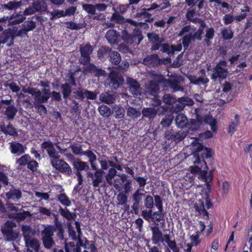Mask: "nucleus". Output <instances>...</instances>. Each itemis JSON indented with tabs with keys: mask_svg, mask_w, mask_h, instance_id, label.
Masks as SVG:
<instances>
[{
	"mask_svg": "<svg viewBox=\"0 0 252 252\" xmlns=\"http://www.w3.org/2000/svg\"><path fill=\"white\" fill-rule=\"evenodd\" d=\"M160 60L158 55L153 54L148 56L143 59V63L149 67H155L160 64Z\"/></svg>",
	"mask_w": 252,
	"mask_h": 252,
	"instance_id": "25",
	"label": "nucleus"
},
{
	"mask_svg": "<svg viewBox=\"0 0 252 252\" xmlns=\"http://www.w3.org/2000/svg\"><path fill=\"white\" fill-rule=\"evenodd\" d=\"M41 148L46 151L50 158V161H55L59 159L60 157L59 152L56 150L54 147L53 143L50 140L43 142L41 144Z\"/></svg>",
	"mask_w": 252,
	"mask_h": 252,
	"instance_id": "12",
	"label": "nucleus"
},
{
	"mask_svg": "<svg viewBox=\"0 0 252 252\" xmlns=\"http://www.w3.org/2000/svg\"><path fill=\"white\" fill-rule=\"evenodd\" d=\"M21 229L25 242L33 238L32 236L34 234V231L30 226L24 225L22 226Z\"/></svg>",
	"mask_w": 252,
	"mask_h": 252,
	"instance_id": "32",
	"label": "nucleus"
},
{
	"mask_svg": "<svg viewBox=\"0 0 252 252\" xmlns=\"http://www.w3.org/2000/svg\"><path fill=\"white\" fill-rule=\"evenodd\" d=\"M76 98L83 101L85 98L88 99L94 100L97 98V94L95 92L90 91L82 88H78L74 92Z\"/></svg>",
	"mask_w": 252,
	"mask_h": 252,
	"instance_id": "14",
	"label": "nucleus"
},
{
	"mask_svg": "<svg viewBox=\"0 0 252 252\" xmlns=\"http://www.w3.org/2000/svg\"><path fill=\"white\" fill-rule=\"evenodd\" d=\"M112 110V112L115 113V117L116 119H120L124 117L125 113V110L122 106L115 105L113 106Z\"/></svg>",
	"mask_w": 252,
	"mask_h": 252,
	"instance_id": "43",
	"label": "nucleus"
},
{
	"mask_svg": "<svg viewBox=\"0 0 252 252\" xmlns=\"http://www.w3.org/2000/svg\"><path fill=\"white\" fill-rule=\"evenodd\" d=\"M73 153L75 155H83L84 151L82 149V146L80 144L74 143L69 146Z\"/></svg>",
	"mask_w": 252,
	"mask_h": 252,
	"instance_id": "53",
	"label": "nucleus"
},
{
	"mask_svg": "<svg viewBox=\"0 0 252 252\" xmlns=\"http://www.w3.org/2000/svg\"><path fill=\"white\" fill-rule=\"evenodd\" d=\"M10 149L12 154H16L18 156L24 154L25 152V149L23 145L17 142L10 143Z\"/></svg>",
	"mask_w": 252,
	"mask_h": 252,
	"instance_id": "28",
	"label": "nucleus"
},
{
	"mask_svg": "<svg viewBox=\"0 0 252 252\" xmlns=\"http://www.w3.org/2000/svg\"><path fill=\"white\" fill-rule=\"evenodd\" d=\"M184 84V80L181 76L177 77L173 79H170L168 81L169 87L173 90V92L183 91Z\"/></svg>",
	"mask_w": 252,
	"mask_h": 252,
	"instance_id": "20",
	"label": "nucleus"
},
{
	"mask_svg": "<svg viewBox=\"0 0 252 252\" xmlns=\"http://www.w3.org/2000/svg\"><path fill=\"white\" fill-rule=\"evenodd\" d=\"M150 229L152 234L151 240L154 245L159 246L161 243L164 245V243H165L173 252H179L175 241L171 240V236L169 234H164L159 227L157 226H151Z\"/></svg>",
	"mask_w": 252,
	"mask_h": 252,
	"instance_id": "2",
	"label": "nucleus"
},
{
	"mask_svg": "<svg viewBox=\"0 0 252 252\" xmlns=\"http://www.w3.org/2000/svg\"><path fill=\"white\" fill-rule=\"evenodd\" d=\"M63 97L64 99H66L71 94L72 92V89L70 84L68 83H65L61 86Z\"/></svg>",
	"mask_w": 252,
	"mask_h": 252,
	"instance_id": "41",
	"label": "nucleus"
},
{
	"mask_svg": "<svg viewBox=\"0 0 252 252\" xmlns=\"http://www.w3.org/2000/svg\"><path fill=\"white\" fill-rule=\"evenodd\" d=\"M100 51L103 54H108L109 61L113 64L117 65L121 61L120 54L117 51L112 50L109 47H102Z\"/></svg>",
	"mask_w": 252,
	"mask_h": 252,
	"instance_id": "16",
	"label": "nucleus"
},
{
	"mask_svg": "<svg viewBox=\"0 0 252 252\" xmlns=\"http://www.w3.org/2000/svg\"><path fill=\"white\" fill-rule=\"evenodd\" d=\"M30 216H31V214L28 211H23V212L9 214L10 218L16 220L17 221L24 220L27 217Z\"/></svg>",
	"mask_w": 252,
	"mask_h": 252,
	"instance_id": "37",
	"label": "nucleus"
},
{
	"mask_svg": "<svg viewBox=\"0 0 252 252\" xmlns=\"http://www.w3.org/2000/svg\"><path fill=\"white\" fill-rule=\"evenodd\" d=\"M120 178L114 180V187L118 191L121 190L122 185L126 181V175L125 174H121L119 175Z\"/></svg>",
	"mask_w": 252,
	"mask_h": 252,
	"instance_id": "42",
	"label": "nucleus"
},
{
	"mask_svg": "<svg viewBox=\"0 0 252 252\" xmlns=\"http://www.w3.org/2000/svg\"><path fill=\"white\" fill-rule=\"evenodd\" d=\"M26 252H39L40 243L36 238H33L25 242Z\"/></svg>",
	"mask_w": 252,
	"mask_h": 252,
	"instance_id": "23",
	"label": "nucleus"
},
{
	"mask_svg": "<svg viewBox=\"0 0 252 252\" xmlns=\"http://www.w3.org/2000/svg\"><path fill=\"white\" fill-rule=\"evenodd\" d=\"M119 33L114 30H109L106 32L105 37L111 44H116L118 41Z\"/></svg>",
	"mask_w": 252,
	"mask_h": 252,
	"instance_id": "29",
	"label": "nucleus"
},
{
	"mask_svg": "<svg viewBox=\"0 0 252 252\" xmlns=\"http://www.w3.org/2000/svg\"><path fill=\"white\" fill-rule=\"evenodd\" d=\"M235 120L232 122L229 126L228 133L231 135L236 130V127L240 124V117L238 114L235 115Z\"/></svg>",
	"mask_w": 252,
	"mask_h": 252,
	"instance_id": "50",
	"label": "nucleus"
},
{
	"mask_svg": "<svg viewBox=\"0 0 252 252\" xmlns=\"http://www.w3.org/2000/svg\"><path fill=\"white\" fill-rule=\"evenodd\" d=\"M34 104L35 105L47 102L48 99V96L42 94L41 91H40L36 96L34 97Z\"/></svg>",
	"mask_w": 252,
	"mask_h": 252,
	"instance_id": "48",
	"label": "nucleus"
},
{
	"mask_svg": "<svg viewBox=\"0 0 252 252\" xmlns=\"http://www.w3.org/2000/svg\"><path fill=\"white\" fill-rule=\"evenodd\" d=\"M158 107H148L144 108L142 111V114L144 117L148 118L149 120H153L157 116L159 109Z\"/></svg>",
	"mask_w": 252,
	"mask_h": 252,
	"instance_id": "26",
	"label": "nucleus"
},
{
	"mask_svg": "<svg viewBox=\"0 0 252 252\" xmlns=\"http://www.w3.org/2000/svg\"><path fill=\"white\" fill-rule=\"evenodd\" d=\"M89 158V161L92 169H96V164L95 161L96 160V156L95 154L91 150H87L84 151L83 155Z\"/></svg>",
	"mask_w": 252,
	"mask_h": 252,
	"instance_id": "33",
	"label": "nucleus"
},
{
	"mask_svg": "<svg viewBox=\"0 0 252 252\" xmlns=\"http://www.w3.org/2000/svg\"><path fill=\"white\" fill-rule=\"evenodd\" d=\"M127 115L132 119H135L141 116V112L136 108L130 107L127 109Z\"/></svg>",
	"mask_w": 252,
	"mask_h": 252,
	"instance_id": "52",
	"label": "nucleus"
},
{
	"mask_svg": "<svg viewBox=\"0 0 252 252\" xmlns=\"http://www.w3.org/2000/svg\"><path fill=\"white\" fill-rule=\"evenodd\" d=\"M204 121L205 123L209 124L211 126V129L216 132L217 130V121L212 116L206 115L204 117Z\"/></svg>",
	"mask_w": 252,
	"mask_h": 252,
	"instance_id": "45",
	"label": "nucleus"
},
{
	"mask_svg": "<svg viewBox=\"0 0 252 252\" xmlns=\"http://www.w3.org/2000/svg\"><path fill=\"white\" fill-rule=\"evenodd\" d=\"M26 19V17L24 15H21L18 18H9V20L8 21V25L12 26L17 25L22 23Z\"/></svg>",
	"mask_w": 252,
	"mask_h": 252,
	"instance_id": "62",
	"label": "nucleus"
},
{
	"mask_svg": "<svg viewBox=\"0 0 252 252\" xmlns=\"http://www.w3.org/2000/svg\"><path fill=\"white\" fill-rule=\"evenodd\" d=\"M173 120V116L172 115H167L161 120L160 125L163 128L168 127L172 124Z\"/></svg>",
	"mask_w": 252,
	"mask_h": 252,
	"instance_id": "55",
	"label": "nucleus"
},
{
	"mask_svg": "<svg viewBox=\"0 0 252 252\" xmlns=\"http://www.w3.org/2000/svg\"><path fill=\"white\" fill-rule=\"evenodd\" d=\"M67 226L69 237H71L73 240H76L78 237V235H76V232L74 230L73 227L72 226L71 223L68 222L67 223Z\"/></svg>",
	"mask_w": 252,
	"mask_h": 252,
	"instance_id": "63",
	"label": "nucleus"
},
{
	"mask_svg": "<svg viewBox=\"0 0 252 252\" xmlns=\"http://www.w3.org/2000/svg\"><path fill=\"white\" fill-rule=\"evenodd\" d=\"M93 50V47L89 43L80 45L79 51L81 56L79 58V62L81 64L86 65L90 63V56L92 54Z\"/></svg>",
	"mask_w": 252,
	"mask_h": 252,
	"instance_id": "8",
	"label": "nucleus"
},
{
	"mask_svg": "<svg viewBox=\"0 0 252 252\" xmlns=\"http://www.w3.org/2000/svg\"><path fill=\"white\" fill-rule=\"evenodd\" d=\"M124 79L122 75L117 71L112 70L109 74L105 81L106 87L111 89H116L123 84Z\"/></svg>",
	"mask_w": 252,
	"mask_h": 252,
	"instance_id": "7",
	"label": "nucleus"
},
{
	"mask_svg": "<svg viewBox=\"0 0 252 252\" xmlns=\"http://www.w3.org/2000/svg\"><path fill=\"white\" fill-rule=\"evenodd\" d=\"M64 250L65 252H80L81 248L75 246L74 242H70L65 243Z\"/></svg>",
	"mask_w": 252,
	"mask_h": 252,
	"instance_id": "47",
	"label": "nucleus"
},
{
	"mask_svg": "<svg viewBox=\"0 0 252 252\" xmlns=\"http://www.w3.org/2000/svg\"><path fill=\"white\" fill-rule=\"evenodd\" d=\"M36 12H45L47 9V3L44 1H37L33 3Z\"/></svg>",
	"mask_w": 252,
	"mask_h": 252,
	"instance_id": "49",
	"label": "nucleus"
},
{
	"mask_svg": "<svg viewBox=\"0 0 252 252\" xmlns=\"http://www.w3.org/2000/svg\"><path fill=\"white\" fill-rule=\"evenodd\" d=\"M21 5V1H10L4 4V7L8 10H14L18 8Z\"/></svg>",
	"mask_w": 252,
	"mask_h": 252,
	"instance_id": "61",
	"label": "nucleus"
},
{
	"mask_svg": "<svg viewBox=\"0 0 252 252\" xmlns=\"http://www.w3.org/2000/svg\"><path fill=\"white\" fill-rule=\"evenodd\" d=\"M35 23L33 21H26L23 24V28L25 29L27 32L32 31L35 28Z\"/></svg>",
	"mask_w": 252,
	"mask_h": 252,
	"instance_id": "64",
	"label": "nucleus"
},
{
	"mask_svg": "<svg viewBox=\"0 0 252 252\" xmlns=\"http://www.w3.org/2000/svg\"><path fill=\"white\" fill-rule=\"evenodd\" d=\"M16 227V223L10 220H7L1 226V232L5 241L13 242L18 238L19 232L13 229Z\"/></svg>",
	"mask_w": 252,
	"mask_h": 252,
	"instance_id": "6",
	"label": "nucleus"
},
{
	"mask_svg": "<svg viewBox=\"0 0 252 252\" xmlns=\"http://www.w3.org/2000/svg\"><path fill=\"white\" fill-rule=\"evenodd\" d=\"M201 164V166L198 164H195L194 166L189 167L190 172L192 174L199 173L200 177L201 179L206 183L207 188L209 189L211 187L210 183L213 180V170H211L208 173V167L205 161L203 160Z\"/></svg>",
	"mask_w": 252,
	"mask_h": 252,
	"instance_id": "3",
	"label": "nucleus"
},
{
	"mask_svg": "<svg viewBox=\"0 0 252 252\" xmlns=\"http://www.w3.org/2000/svg\"><path fill=\"white\" fill-rule=\"evenodd\" d=\"M98 111L100 114L104 117H109L112 113L111 109L105 105H100L98 107Z\"/></svg>",
	"mask_w": 252,
	"mask_h": 252,
	"instance_id": "54",
	"label": "nucleus"
},
{
	"mask_svg": "<svg viewBox=\"0 0 252 252\" xmlns=\"http://www.w3.org/2000/svg\"><path fill=\"white\" fill-rule=\"evenodd\" d=\"M175 121L176 126L179 128H183L186 126L188 124L187 117L183 113L178 114Z\"/></svg>",
	"mask_w": 252,
	"mask_h": 252,
	"instance_id": "36",
	"label": "nucleus"
},
{
	"mask_svg": "<svg viewBox=\"0 0 252 252\" xmlns=\"http://www.w3.org/2000/svg\"><path fill=\"white\" fill-rule=\"evenodd\" d=\"M222 37L225 40H229L233 37V32L228 28H224L221 29Z\"/></svg>",
	"mask_w": 252,
	"mask_h": 252,
	"instance_id": "51",
	"label": "nucleus"
},
{
	"mask_svg": "<svg viewBox=\"0 0 252 252\" xmlns=\"http://www.w3.org/2000/svg\"><path fill=\"white\" fill-rule=\"evenodd\" d=\"M155 204L158 208V210L154 213H152V219L155 220L158 222L162 220L164 218V215L162 213L163 211L162 203L161 198L159 195H156L154 196Z\"/></svg>",
	"mask_w": 252,
	"mask_h": 252,
	"instance_id": "17",
	"label": "nucleus"
},
{
	"mask_svg": "<svg viewBox=\"0 0 252 252\" xmlns=\"http://www.w3.org/2000/svg\"><path fill=\"white\" fill-rule=\"evenodd\" d=\"M176 99L170 94H164L162 97L163 102L168 105H172L176 102Z\"/></svg>",
	"mask_w": 252,
	"mask_h": 252,
	"instance_id": "59",
	"label": "nucleus"
},
{
	"mask_svg": "<svg viewBox=\"0 0 252 252\" xmlns=\"http://www.w3.org/2000/svg\"><path fill=\"white\" fill-rule=\"evenodd\" d=\"M194 209L195 211L198 212L200 215L208 217V213L205 210L204 202L202 201L199 200L198 203H195L194 204Z\"/></svg>",
	"mask_w": 252,
	"mask_h": 252,
	"instance_id": "44",
	"label": "nucleus"
},
{
	"mask_svg": "<svg viewBox=\"0 0 252 252\" xmlns=\"http://www.w3.org/2000/svg\"><path fill=\"white\" fill-rule=\"evenodd\" d=\"M127 89L132 95L137 96L142 93V88L138 82L131 77H127L126 79Z\"/></svg>",
	"mask_w": 252,
	"mask_h": 252,
	"instance_id": "11",
	"label": "nucleus"
},
{
	"mask_svg": "<svg viewBox=\"0 0 252 252\" xmlns=\"http://www.w3.org/2000/svg\"><path fill=\"white\" fill-rule=\"evenodd\" d=\"M59 212L68 221L74 220L77 216L75 213L70 212L66 208H63L60 207L59 209Z\"/></svg>",
	"mask_w": 252,
	"mask_h": 252,
	"instance_id": "31",
	"label": "nucleus"
},
{
	"mask_svg": "<svg viewBox=\"0 0 252 252\" xmlns=\"http://www.w3.org/2000/svg\"><path fill=\"white\" fill-rule=\"evenodd\" d=\"M159 91V86L158 83L156 81H151L149 83L145 85V92L149 94L154 96L156 99L155 105L159 106L161 104V100L156 97V95Z\"/></svg>",
	"mask_w": 252,
	"mask_h": 252,
	"instance_id": "15",
	"label": "nucleus"
},
{
	"mask_svg": "<svg viewBox=\"0 0 252 252\" xmlns=\"http://www.w3.org/2000/svg\"><path fill=\"white\" fill-rule=\"evenodd\" d=\"M215 35V30L213 28H207L206 30L205 38L203 40L204 42L207 46L211 44V40L214 38Z\"/></svg>",
	"mask_w": 252,
	"mask_h": 252,
	"instance_id": "39",
	"label": "nucleus"
},
{
	"mask_svg": "<svg viewBox=\"0 0 252 252\" xmlns=\"http://www.w3.org/2000/svg\"><path fill=\"white\" fill-rule=\"evenodd\" d=\"M199 73L201 75L199 77H197L195 75H190L188 77V79L190 81V83L195 85H199L200 84H206L209 82V80L206 77L205 70L204 69H201L199 71Z\"/></svg>",
	"mask_w": 252,
	"mask_h": 252,
	"instance_id": "22",
	"label": "nucleus"
},
{
	"mask_svg": "<svg viewBox=\"0 0 252 252\" xmlns=\"http://www.w3.org/2000/svg\"><path fill=\"white\" fill-rule=\"evenodd\" d=\"M110 20L111 21H115L118 24H122L125 22L124 17L121 16L118 12H115L113 14Z\"/></svg>",
	"mask_w": 252,
	"mask_h": 252,
	"instance_id": "60",
	"label": "nucleus"
},
{
	"mask_svg": "<svg viewBox=\"0 0 252 252\" xmlns=\"http://www.w3.org/2000/svg\"><path fill=\"white\" fill-rule=\"evenodd\" d=\"M10 38H11V42L8 46H10L11 44L13 43L14 36H12L9 33L3 32L0 34V44H5Z\"/></svg>",
	"mask_w": 252,
	"mask_h": 252,
	"instance_id": "46",
	"label": "nucleus"
},
{
	"mask_svg": "<svg viewBox=\"0 0 252 252\" xmlns=\"http://www.w3.org/2000/svg\"><path fill=\"white\" fill-rule=\"evenodd\" d=\"M56 190H60L59 193L56 195L57 200L65 207H68L71 205V201L69 197L65 193L64 189L60 186H56Z\"/></svg>",
	"mask_w": 252,
	"mask_h": 252,
	"instance_id": "19",
	"label": "nucleus"
},
{
	"mask_svg": "<svg viewBox=\"0 0 252 252\" xmlns=\"http://www.w3.org/2000/svg\"><path fill=\"white\" fill-rule=\"evenodd\" d=\"M51 164L56 169L62 173L70 176L72 173V169L69 165L63 159H57L51 161Z\"/></svg>",
	"mask_w": 252,
	"mask_h": 252,
	"instance_id": "13",
	"label": "nucleus"
},
{
	"mask_svg": "<svg viewBox=\"0 0 252 252\" xmlns=\"http://www.w3.org/2000/svg\"><path fill=\"white\" fill-rule=\"evenodd\" d=\"M227 73L226 61H221L213 68L211 78L214 81H216L217 78L223 79L226 77Z\"/></svg>",
	"mask_w": 252,
	"mask_h": 252,
	"instance_id": "10",
	"label": "nucleus"
},
{
	"mask_svg": "<svg viewBox=\"0 0 252 252\" xmlns=\"http://www.w3.org/2000/svg\"><path fill=\"white\" fill-rule=\"evenodd\" d=\"M26 166L29 170L34 172L37 170V168L38 166V163L36 161L32 159L30 157L28 160V164H26Z\"/></svg>",
	"mask_w": 252,
	"mask_h": 252,
	"instance_id": "56",
	"label": "nucleus"
},
{
	"mask_svg": "<svg viewBox=\"0 0 252 252\" xmlns=\"http://www.w3.org/2000/svg\"><path fill=\"white\" fill-rule=\"evenodd\" d=\"M30 158V156L28 154L23 155L17 159L16 163L18 165V166H25L26 164H28V161Z\"/></svg>",
	"mask_w": 252,
	"mask_h": 252,
	"instance_id": "57",
	"label": "nucleus"
},
{
	"mask_svg": "<svg viewBox=\"0 0 252 252\" xmlns=\"http://www.w3.org/2000/svg\"><path fill=\"white\" fill-rule=\"evenodd\" d=\"M75 225L76 227V229L77 230V232L78 233V237L77 240L78 242H77L75 246L77 247L78 246V248H80L81 246L84 247L85 249H87V245L86 244H84L83 240L81 238V235L82 234L81 230L80 228V223L79 222L76 221L75 222Z\"/></svg>",
	"mask_w": 252,
	"mask_h": 252,
	"instance_id": "40",
	"label": "nucleus"
},
{
	"mask_svg": "<svg viewBox=\"0 0 252 252\" xmlns=\"http://www.w3.org/2000/svg\"><path fill=\"white\" fill-rule=\"evenodd\" d=\"M147 36L150 41L152 43L151 49L153 51L159 50L161 52L171 56L174 54L175 51L180 52L182 49L181 43L172 45L164 43L165 38L163 37H160L156 33H149L147 34Z\"/></svg>",
	"mask_w": 252,
	"mask_h": 252,
	"instance_id": "1",
	"label": "nucleus"
},
{
	"mask_svg": "<svg viewBox=\"0 0 252 252\" xmlns=\"http://www.w3.org/2000/svg\"><path fill=\"white\" fill-rule=\"evenodd\" d=\"M191 28L190 26H187L184 27L178 33L179 36H182L185 33L189 32V34L185 35L183 38L182 44L185 50L189 47L190 42L193 41L192 32H190Z\"/></svg>",
	"mask_w": 252,
	"mask_h": 252,
	"instance_id": "18",
	"label": "nucleus"
},
{
	"mask_svg": "<svg viewBox=\"0 0 252 252\" xmlns=\"http://www.w3.org/2000/svg\"><path fill=\"white\" fill-rule=\"evenodd\" d=\"M0 129L6 135H9L12 137H17L18 135L16 129L11 123H9L7 126L4 123H1L0 125Z\"/></svg>",
	"mask_w": 252,
	"mask_h": 252,
	"instance_id": "24",
	"label": "nucleus"
},
{
	"mask_svg": "<svg viewBox=\"0 0 252 252\" xmlns=\"http://www.w3.org/2000/svg\"><path fill=\"white\" fill-rule=\"evenodd\" d=\"M170 7V3L169 1L167 0H160L158 1V4L154 3L151 4L148 10H153L158 8H159L160 10H162Z\"/></svg>",
	"mask_w": 252,
	"mask_h": 252,
	"instance_id": "34",
	"label": "nucleus"
},
{
	"mask_svg": "<svg viewBox=\"0 0 252 252\" xmlns=\"http://www.w3.org/2000/svg\"><path fill=\"white\" fill-rule=\"evenodd\" d=\"M99 99L102 102L108 104H110L114 103L116 100V97L114 94L104 92L100 95Z\"/></svg>",
	"mask_w": 252,
	"mask_h": 252,
	"instance_id": "35",
	"label": "nucleus"
},
{
	"mask_svg": "<svg viewBox=\"0 0 252 252\" xmlns=\"http://www.w3.org/2000/svg\"><path fill=\"white\" fill-rule=\"evenodd\" d=\"M73 166L77 169V171L80 172V171L84 170L88 172L89 169V166L87 163L80 160L74 161L73 163Z\"/></svg>",
	"mask_w": 252,
	"mask_h": 252,
	"instance_id": "38",
	"label": "nucleus"
},
{
	"mask_svg": "<svg viewBox=\"0 0 252 252\" xmlns=\"http://www.w3.org/2000/svg\"><path fill=\"white\" fill-rule=\"evenodd\" d=\"M194 152L192 154L191 161L194 164L201 163L205 158H211V150L197 143L193 146Z\"/></svg>",
	"mask_w": 252,
	"mask_h": 252,
	"instance_id": "5",
	"label": "nucleus"
},
{
	"mask_svg": "<svg viewBox=\"0 0 252 252\" xmlns=\"http://www.w3.org/2000/svg\"><path fill=\"white\" fill-rule=\"evenodd\" d=\"M49 13L51 15L50 19L52 21L65 16V14H64V11L63 10H54V11L49 12Z\"/></svg>",
	"mask_w": 252,
	"mask_h": 252,
	"instance_id": "58",
	"label": "nucleus"
},
{
	"mask_svg": "<svg viewBox=\"0 0 252 252\" xmlns=\"http://www.w3.org/2000/svg\"><path fill=\"white\" fill-rule=\"evenodd\" d=\"M141 189H138L132 195L133 203L131 208L135 214H137L139 213L140 204L142 200V196L144 195V194L141 193Z\"/></svg>",
	"mask_w": 252,
	"mask_h": 252,
	"instance_id": "21",
	"label": "nucleus"
},
{
	"mask_svg": "<svg viewBox=\"0 0 252 252\" xmlns=\"http://www.w3.org/2000/svg\"><path fill=\"white\" fill-rule=\"evenodd\" d=\"M43 226L44 229L40 232L42 245L45 249L50 250L56 245L53 238L56 228L51 225H43Z\"/></svg>",
	"mask_w": 252,
	"mask_h": 252,
	"instance_id": "4",
	"label": "nucleus"
},
{
	"mask_svg": "<svg viewBox=\"0 0 252 252\" xmlns=\"http://www.w3.org/2000/svg\"><path fill=\"white\" fill-rule=\"evenodd\" d=\"M94 172L88 171L86 175L88 180L92 182V185L94 188L98 187L99 185L105 182L103 180L104 171L101 169H98L96 166V169H93Z\"/></svg>",
	"mask_w": 252,
	"mask_h": 252,
	"instance_id": "9",
	"label": "nucleus"
},
{
	"mask_svg": "<svg viewBox=\"0 0 252 252\" xmlns=\"http://www.w3.org/2000/svg\"><path fill=\"white\" fill-rule=\"evenodd\" d=\"M18 112V109L14 104L5 107L4 114L8 120H13Z\"/></svg>",
	"mask_w": 252,
	"mask_h": 252,
	"instance_id": "30",
	"label": "nucleus"
},
{
	"mask_svg": "<svg viewBox=\"0 0 252 252\" xmlns=\"http://www.w3.org/2000/svg\"><path fill=\"white\" fill-rule=\"evenodd\" d=\"M7 199L17 201L22 197V192L20 189L12 188L5 194Z\"/></svg>",
	"mask_w": 252,
	"mask_h": 252,
	"instance_id": "27",
	"label": "nucleus"
}]
</instances>
